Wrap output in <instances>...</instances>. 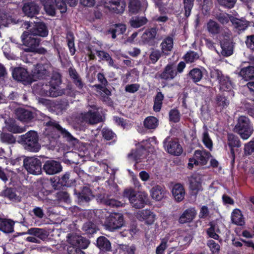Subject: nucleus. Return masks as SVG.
<instances>
[{
    "instance_id": "40",
    "label": "nucleus",
    "mask_w": 254,
    "mask_h": 254,
    "mask_svg": "<svg viewBox=\"0 0 254 254\" xmlns=\"http://www.w3.org/2000/svg\"><path fill=\"white\" fill-rule=\"evenodd\" d=\"M97 246L103 251H109L111 248V244L109 241L104 237H100L97 241Z\"/></svg>"
},
{
    "instance_id": "22",
    "label": "nucleus",
    "mask_w": 254,
    "mask_h": 254,
    "mask_svg": "<svg viewBox=\"0 0 254 254\" xmlns=\"http://www.w3.org/2000/svg\"><path fill=\"white\" fill-rule=\"evenodd\" d=\"M82 121L90 124H95L101 120V118L96 112L89 111L85 114H81Z\"/></svg>"
},
{
    "instance_id": "1",
    "label": "nucleus",
    "mask_w": 254,
    "mask_h": 254,
    "mask_svg": "<svg viewBox=\"0 0 254 254\" xmlns=\"http://www.w3.org/2000/svg\"><path fill=\"white\" fill-rule=\"evenodd\" d=\"M49 83V84L47 83H40L41 94L52 97H57L64 94V89L61 88L60 86L61 79L59 74H54Z\"/></svg>"
},
{
    "instance_id": "51",
    "label": "nucleus",
    "mask_w": 254,
    "mask_h": 254,
    "mask_svg": "<svg viewBox=\"0 0 254 254\" xmlns=\"http://www.w3.org/2000/svg\"><path fill=\"white\" fill-rule=\"evenodd\" d=\"M46 43L47 44L48 47L47 49L43 47H40L39 48H37L36 50H35L34 52L42 55H52L51 53V50L52 49L53 46L51 43L47 41H46Z\"/></svg>"
},
{
    "instance_id": "34",
    "label": "nucleus",
    "mask_w": 254,
    "mask_h": 254,
    "mask_svg": "<svg viewBox=\"0 0 254 254\" xmlns=\"http://www.w3.org/2000/svg\"><path fill=\"white\" fill-rule=\"evenodd\" d=\"M190 187L192 190H198L201 189L200 177L198 175L192 176L190 179Z\"/></svg>"
},
{
    "instance_id": "6",
    "label": "nucleus",
    "mask_w": 254,
    "mask_h": 254,
    "mask_svg": "<svg viewBox=\"0 0 254 254\" xmlns=\"http://www.w3.org/2000/svg\"><path fill=\"white\" fill-rule=\"evenodd\" d=\"M124 224V217L122 214L114 213L108 217L105 222L106 229L111 231L121 228Z\"/></svg>"
},
{
    "instance_id": "15",
    "label": "nucleus",
    "mask_w": 254,
    "mask_h": 254,
    "mask_svg": "<svg viewBox=\"0 0 254 254\" xmlns=\"http://www.w3.org/2000/svg\"><path fill=\"white\" fill-rule=\"evenodd\" d=\"M67 241L71 245L82 249L87 248L89 244L88 240L87 239L81 236L74 234L68 235Z\"/></svg>"
},
{
    "instance_id": "28",
    "label": "nucleus",
    "mask_w": 254,
    "mask_h": 254,
    "mask_svg": "<svg viewBox=\"0 0 254 254\" xmlns=\"http://www.w3.org/2000/svg\"><path fill=\"white\" fill-rule=\"evenodd\" d=\"M46 13L51 16L56 14V9L53 0H40Z\"/></svg>"
},
{
    "instance_id": "37",
    "label": "nucleus",
    "mask_w": 254,
    "mask_h": 254,
    "mask_svg": "<svg viewBox=\"0 0 254 254\" xmlns=\"http://www.w3.org/2000/svg\"><path fill=\"white\" fill-rule=\"evenodd\" d=\"M143 123L145 128L149 129H155L158 125V120L154 117L149 116L144 120Z\"/></svg>"
},
{
    "instance_id": "56",
    "label": "nucleus",
    "mask_w": 254,
    "mask_h": 254,
    "mask_svg": "<svg viewBox=\"0 0 254 254\" xmlns=\"http://www.w3.org/2000/svg\"><path fill=\"white\" fill-rule=\"evenodd\" d=\"M103 137L107 140L113 139L116 137V134L110 129L104 128L102 130Z\"/></svg>"
},
{
    "instance_id": "43",
    "label": "nucleus",
    "mask_w": 254,
    "mask_h": 254,
    "mask_svg": "<svg viewBox=\"0 0 254 254\" xmlns=\"http://www.w3.org/2000/svg\"><path fill=\"white\" fill-rule=\"evenodd\" d=\"M207 29L210 33L217 34L220 31V26L216 21L210 20L207 23Z\"/></svg>"
},
{
    "instance_id": "27",
    "label": "nucleus",
    "mask_w": 254,
    "mask_h": 254,
    "mask_svg": "<svg viewBox=\"0 0 254 254\" xmlns=\"http://www.w3.org/2000/svg\"><path fill=\"white\" fill-rule=\"evenodd\" d=\"M41 240H44L47 238V235L45 230L38 228H32L28 230L26 233Z\"/></svg>"
},
{
    "instance_id": "39",
    "label": "nucleus",
    "mask_w": 254,
    "mask_h": 254,
    "mask_svg": "<svg viewBox=\"0 0 254 254\" xmlns=\"http://www.w3.org/2000/svg\"><path fill=\"white\" fill-rule=\"evenodd\" d=\"M147 19L145 17H132L129 20V23L133 28H138L146 23Z\"/></svg>"
},
{
    "instance_id": "30",
    "label": "nucleus",
    "mask_w": 254,
    "mask_h": 254,
    "mask_svg": "<svg viewBox=\"0 0 254 254\" xmlns=\"http://www.w3.org/2000/svg\"><path fill=\"white\" fill-rule=\"evenodd\" d=\"M231 219L232 222L237 225L242 226L245 223L244 218L241 211L237 209L233 210Z\"/></svg>"
},
{
    "instance_id": "50",
    "label": "nucleus",
    "mask_w": 254,
    "mask_h": 254,
    "mask_svg": "<svg viewBox=\"0 0 254 254\" xmlns=\"http://www.w3.org/2000/svg\"><path fill=\"white\" fill-rule=\"evenodd\" d=\"M228 145L231 147H239L240 146V141L237 137L232 134H228Z\"/></svg>"
},
{
    "instance_id": "23",
    "label": "nucleus",
    "mask_w": 254,
    "mask_h": 254,
    "mask_svg": "<svg viewBox=\"0 0 254 254\" xmlns=\"http://www.w3.org/2000/svg\"><path fill=\"white\" fill-rule=\"evenodd\" d=\"M172 192L175 199L177 201L180 202L184 199L185 191L182 185L180 184L175 185L172 190Z\"/></svg>"
},
{
    "instance_id": "53",
    "label": "nucleus",
    "mask_w": 254,
    "mask_h": 254,
    "mask_svg": "<svg viewBox=\"0 0 254 254\" xmlns=\"http://www.w3.org/2000/svg\"><path fill=\"white\" fill-rule=\"evenodd\" d=\"M91 196V191L87 188H84L82 192L78 193V197L80 198L81 200H84L86 201H88L90 199Z\"/></svg>"
},
{
    "instance_id": "14",
    "label": "nucleus",
    "mask_w": 254,
    "mask_h": 254,
    "mask_svg": "<svg viewBox=\"0 0 254 254\" xmlns=\"http://www.w3.org/2000/svg\"><path fill=\"white\" fill-rule=\"evenodd\" d=\"M239 74L246 80H254L248 82L247 86L250 90L254 91V66H249L242 68Z\"/></svg>"
},
{
    "instance_id": "19",
    "label": "nucleus",
    "mask_w": 254,
    "mask_h": 254,
    "mask_svg": "<svg viewBox=\"0 0 254 254\" xmlns=\"http://www.w3.org/2000/svg\"><path fill=\"white\" fill-rule=\"evenodd\" d=\"M46 126L52 127L54 128H56L59 130L64 137L66 138V140L68 141H71L76 140V138H74L69 132H68L64 128H63L60 125H59L55 121L50 120L46 123Z\"/></svg>"
},
{
    "instance_id": "11",
    "label": "nucleus",
    "mask_w": 254,
    "mask_h": 254,
    "mask_svg": "<svg viewBox=\"0 0 254 254\" xmlns=\"http://www.w3.org/2000/svg\"><path fill=\"white\" fill-rule=\"evenodd\" d=\"M148 6L146 0H129L128 8L131 14H135L144 11Z\"/></svg>"
},
{
    "instance_id": "2",
    "label": "nucleus",
    "mask_w": 254,
    "mask_h": 254,
    "mask_svg": "<svg viewBox=\"0 0 254 254\" xmlns=\"http://www.w3.org/2000/svg\"><path fill=\"white\" fill-rule=\"evenodd\" d=\"M123 195L128 198L132 207L135 208L143 207L147 201V194L144 191H140L136 195L135 191L129 188L124 190Z\"/></svg>"
},
{
    "instance_id": "10",
    "label": "nucleus",
    "mask_w": 254,
    "mask_h": 254,
    "mask_svg": "<svg viewBox=\"0 0 254 254\" xmlns=\"http://www.w3.org/2000/svg\"><path fill=\"white\" fill-rule=\"evenodd\" d=\"M23 165L27 172L33 175H38L41 172V162L40 160L33 157L25 158Z\"/></svg>"
},
{
    "instance_id": "36",
    "label": "nucleus",
    "mask_w": 254,
    "mask_h": 254,
    "mask_svg": "<svg viewBox=\"0 0 254 254\" xmlns=\"http://www.w3.org/2000/svg\"><path fill=\"white\" fill-rule=\"evenodd\" d=\"M173 40L172 37H167L161 44V48L162 52L165 54H168V52L171 51L173 48Z\"/></svg>"
},
{
    "instance_id": "61",
    "label": "nucleus",
    "mask_w": 254,
    "mask_h": 254,
    "mask_svg": "<svg viewBox=\"0 0 254 254\" xmlns=\"http://www.w3.org/2000/svg\"><path fill=\"white\" fill-rule=\"evenodd\" d=\"M210 228L207 230V234L210 237L215 240H218L219 236L216 233L215 226L211 223L210 224Z\"/></svg>"
},
{
    "instance_id": "57",
    "label": "nucleus",
    "mask_w": 254,
    "mask_h": 254,
    "mask_svg": "<svg viewBox=\"0 0 254 254\" xmlns=\"http://www.w3.org/2000/svg\"><path fill=\"white\" fill-rule=\"evenodd\" d=\"M202 141L207 148L210 150L212 149L213 146L212 141L207 131H205L203 133Z\"/></svg>"
},
{
    "instance_id": "64",
    "label": "nucleus",
    "mask_w": 254,
    "mask_h": 254,
    "mask_svg": "<svg viewBox=\"0 0 254 254\" xmlns=\"http://www.w3.org/2000/svg\"><path fill=\"white\" fill-rule=\"evenodd\" d=\"M104 202L106 205L112 207H120L122 206L123 204L121 202L112 198L105 200Z\"/></svg>"
},
{
    "instance_id": "32",
    "label": "nucleus",
    "mask_w": 254,
    "mask_h": 254,
    "mask_svg": "<svg viewBox=\"0 0 254 254\" xmlns=\"http://www.w3.org/2000/svg\"><path fill=\"white\" fill-rule=\"evenodd\" d=\"M126 30V26L123 24H116L109 30L112 34V37L115 39L117 35L123 34Z\"/></svg>"
},
{
    "instance_id": "52",
    "label": "nucleus",
    "mask_w": 254,
    "mask_h": 254,
    "mask_svg": "<svg viewBox=\"0 0 254 254\" xmlns=\"http://www.w3.org/2000/svg\"><path fill=\"white\" fill-rule=\"evenodd\" d=\"M199 58L197 53L190 51L188 52L185 56V59L187 63H192Z\"/></svg>"
},
{
    "instance_id": "31",
    "label": "nucleus",
    "mask_w": 254,
    "mask_h": 254,
    "mask_svg": "<svg viewBox=\"0 0 254 254\" xmlns=\"http://www.w3.org/2000/svg\"><path fill=\"white\" fill-rule=\"evenodd\" d=\"M16 115L18 120L22 122H27L32 118V113L23 109H18L16 111Z\"/></svg>"
},
{
    "instance_id": "63",
    "label": "nucleus",
    "mask_w": 254,
    "mask_h": 254,
    "mask_svg": "<svg viewBox=\"0 0 254 254\" xmlns=\"http://www.w3.org/2000/svg\"><path fill=\"white\" fill-rule=\"evenodd\" d=\"M55 4L57 7L60 10L61 13L66 11V4L64 0H55Z\"/></svg>"
},
{
    "instance_id": "60",
    "label": "nucleus",
    "mask_w": 254,
    "mask_h": 254,
    "mask_svg": "<svg viewBox=\"0 0 254 254\" xmlns=\"http://www.w3.org/2000/svg\"><path fill=\"white\" fill-rule=\"evenodd\" d=\"M237 0H218V2L221 5L231 8L234 7Z\"/></svg>"
},
{
    "instance_id": "25",
    "label": "nucleus",
    "mask_w": 254,
    "mask_h": 254,
    "mask_svg": "<svg viewBox=\"0 0 254 254\" xmlns=\"http://www.w3.org/2000/svg\"><path fill=\"white\" fill-rule=\"evenodd\" d=\"M30 33L34 35L44 37L48 35V31L45 24L39 23L35 25L31 29Z\"/></svg>"
},
{
    "instance_id": "62",
    "label": "nucleus",
    "mask_w": 254,
    "mask_h": 254,
    "mask_svg": "<svg viewBox=\"0 0 254 254\" xmlns=\"http://www.w3.org/2000/svg\"><path fill=\"white\" fill-rule=\"evenodd\" d=\"M161 56V53L159 50H153L149 55V59L152 64H155Z\"/></svg>"
},
{
    "instance_id": "17",
    "label": "nucleus",
    "mask_w": 254,
    "mask_h": 254,
    "mask_svg": "<svg viewBox=\"0 0 254 254\" xmlns=\"http://www.w3.org/2000/svg\"><path fill=\"white\" fill-rule=\"evenodd\" d=\"M40 8L33 2H28L24 3L22 7L24 13L28 17H33L39 13Z\"/></svg>"
},
{
    "instance_id": "38",
    "label": "nucleus",
    "mask_w": 254,
    "mask_h": 254,
    "mask_svg": "<svg viewBox=\"0 0 254 254\" xmlns=\"http://www.w3.org/2000/svg\"><path fill=\"white\" fill-rule=\"evenodd\" d=\"M156 30L154 28H151L146 30L141 36V40L144 43H148L153 40L156 36Z\"/></svg>"
},
{
    "instance_id": "16",
    "label": "nucleus",
    "mask_w": 254,
    "mask_h": 254,
    "mask_svg": "<svg viewBox=\"0 0 254 254\" xmlns=\"http://www.w3.org/2000/svg\"><path fill=\"white\" fill-rule=\"evenodd\" d=\"M43 168L46 173L50 175L59 173L62 170L61 163L55 160H48L46 161Z\"/></svg>"
},
{
    "instance_id": "7",
    "label": "nucleus",
    "mask_w": 254,
    "mask_h": 254,
    "mask_svg": "<svg viewBox=\"0 0 254 254\" xmlns=\"http://www.w3.org/2000/svg\"><path fill=\"white\" fill-rule=\"evenodd\" d=\"M21 139L26 145L27 149L33 151H38L40 146L38 142V135L34 131H30L21 136Z\"/></svg>"
},
{
    "instance_id": "12",
    "label": "nucleus",
    "mask_w": 254,
    "mask_h": 254,
    "mask_svg": "<svg viewBox=\"0 0 254 254\" xmlns=\"http://www.w3.org/2000/svg\"><path fill=\"white\" fill-rule=\"evenodd\" d=\"M105 6L117 13H123L126 7L124 0H102Z\"/></svg>"
},
{
    "instance_id": "4",
    "label": "nucleus",
    "mask_w": 254,
    "mask_h": 254,
    "mask_svg": "<svg viewBox=\"0 0 254 254\" xmlns=\"http://www.w3.org/2000/svg\"><path fill=\"white\" fill-rule=\"evenodd\" d=\"M31 33L25 31L21 36L23 45L27 47L25 51L33 52L36 50L40 43V39Z\"/></svg>"
},
{
    "instance_id": "26",
    "label": "nucleus",
    "mask_w": 254,
    "mask_h": 254,
    "mask_svg": "<svg viewBox=\"0 0 254 254\" xmlns=\"http://www.w3.org/2000/svg\"><path fill=\"white\" fill-rule=\"evenodd\" d=\"M230 33H227V39H226V41H221V53L222 55L224 56H229L231 55L233 53V45L231 42H230L228 38H229Z\"/></svg>"
},
{
    "instance_id": "18",
    "label": "nucleus",
    "mask_w": 254,
    "mask_h": 254,
    "mask_svg": "<svg viewBox=\"0 0 254 254\" xmlns=\"http://www.w3.org/2000/svg\"><path fill=\"white\" fill-rule=\"evenodd\" d=\"M165 147L167 152L173 155H179L182 152V148L179 143L175 140L164 142Z\"/></svg>"
},
{
    "instance_id": "58",
    "label": "nucleus",
    "mask_w": 254,
    "mask_h": 254,
    "mask_svg": "<svg viewBox=\"0 0 254 254\" xmlns=\"http://www.w3.org/2000/svg\"><path fill=\"white\" fill-rule=\"evenodd\" d=\"M232 17H230L227 13H220L216 16L217 20L222 24H227L231 21Z\"/></svg>"
},
{
    "instance_id": "42",
    "label": "nucleus",
    "mask_w": 254,
    "mask_h": 254,
    "mask_svg": "<svg viewBox=\"0 0 254 254\" xmlns=\"http://www.w3.org/2000/svg\"><path fill=\"white\" fill-rule=\"evenodd\" d=\"M189 76L194 82L196 83L201 79L203 74L202 71L199 69L193 68L189 73Z\"/></svg>"
},
{
    "instance_id": "21",
    "label": "nucleus",
    "mask_w": 254,
    "mask_h": 254,
    "mask_svg": "<svg viewBox=\"0 0 254 254\" xmlns=\"http://www.w3.org/2000/svg\"><path fill=\"white\" fill-rule=\"evenodd\" d=\"M196 211L194 208L186 209L179 218V222L181 224L190 223L195 218Z\"/></svg>"
},
{
    "instance_id": "41",
    "label": "nucleus",
    "mask_w": 254,
    "mask_h": 254,
    "mask_svg": "<svg viewBox=\"0 0 254 254\" xmlns=\"http://www.w3.org/2000/svg\"><path fill=\"white\" fill-rule=\"evenodd\" d=\"M14 224V223L13 221L4 219L1 224V228H0V230L4 233H11L13 231Z\"/></svg>"
},
{
    "instance_id": "5",
    "label": "nucleus",
    "mask_w": 254,
    "mask_h": 254,
    "mask_svg": "<svg viewBox=\"0 0 254 254\" xmlns=\"http://www.w3.org/2000/svg\"><path fill=\"white\" fill-rule=\"evenodd\" d=\"M211 78L218 80L220 88L223 91H230L233 87V83L229 77L222 74V72L218 69L211 71Z\"/></svg>"
},
{
    "instance_id": "59",
    "label": "nucleus",
    "mask_w": 254,
    "mask_h": 254,
    "mask_svg": "<svg viewBox=\"0 0 254 254\" xmlns=\"http://www.w3.org/2000/svg\"><path fill=\"white\" fill-rule=\"evenodd\" d=\"M170 120L172 122L176 123L180 121V115L177 110L173 109L169 113Z\"/></svg>"
},
{
    "instance_id": "24",
    "label": "nucleus",
    "mask_w": 254,
    "mask_h": 254,
    "mask_svg": "<svg viewBox=\"0 0 254 254\" xmlns=\"http://www.w3.org/2000/svg\"><path fill=\"white\" fill-rule=\"evenodd\" d=\"M177 72L174 69L173 64H168L160 74L161 78L164 80H172L177 75Z\"/></svg>"
},
{
    "instance_id": "9",
    "label": "nucleus",
    "mask_w": 254,
    "mask_h": 254,
    "mask_svg": "<svg viewBox=\"0 0 254 254\" xmlns=\"http://www.w3.org/2000/svg\"><path fill=\"white\" fill-rule=\"evenodd\" d=\"M51 70L52 66L49 63L37 64L32 70V81L49 75Z\"/></svg>"
},
{
    "instance_id": "44",
    "label": "nucleus",
    "mask_w": 254,
    "mask_h": 254,
    "mask_svg": "<svg viewBox=\"0 0 254 254\" xmlns=\"http://www.w3.org/2000/svg\"><path fill=\"white\" fill-rule=\"evenodd\" d=\"M164 96L161 92H158L154 101L153 110L155 112H159L162 106Z\"/></svg>"
},
{
    "instance_id": "45",
    "label": "nucleus",
    "mask_w": 254,
    "mask_h": 254,
    "mask_svg": "<svg viewBox=\"0 0 254 254\" xmlns=\"http://www.w3.org/2000/svg\"><path fill=\"white\" fill-rule=\"evenodd\" d=\"M3 195L13 201H19L20 200V197L16 194L12 189L10 188L5 190L3 191Z\"/></svg>"
},
{
    "instance_id": "13",
    "label": "nucleus",
    "mask_w": 254,
    "mask_h": 254,
    "mask_svg": "<svg viewBox=\"0 0 254 254\" xmlns=\"http://www.w3.org/2000/svg\"><path fill=\"white\" fill-rule=\"evenodd\" d=\"M12 76L14 79L22 82L25 84L33 81L32 76L29 75L27 70L22 67L15 68L12 71Z\"/></svg>"
},
{
    "instance_id": "48",
    "label": "nucleus",
    "mask_w": 254,
    "mask_h": 254,
    "mask_svg": "<svg viewBox=\"0 0 254 254\" xmlns=\"http://www.w3.org/2000/svg\"><path fill=\"white\" fill-rule=\"evenodd\" d=\"M83 230L87 234H92L97 231L96 226L91 222L85 223L83 226Z\"/></svg>"
},
{
    "instance_id": "29",
    "label": "nucleus",
    "mask_w": 254,
    "mask_h": 254,
    "mask_svg": "<svg viewBox=\"0 0 254 254\" xmlns=\"http://www.w3.org/2000/svg\"><path fill=\"white\" fill-rule=\"evenodd\" d=\"M6 128L7 130L14 133H22L26 130L25 127H21L17 126L14 121L12 120H9L6 122Z\"/></svg>"
},
{
    "instance_id": "35",
    "label": "nucleus",
    "mask_w": 254,
    "mask_h": 254,
    "mask_svg": "<svg viewBox=\"0 0 254 254\" xmlns=\"http://www.w3.org/2000/svg\"><path fill=\"white\" fill-rule=\"evenodd\" d=\"M231 21L234 27L239 31H243L248 26L249 24L247 21L240 19L235 17H232Z\"/></svg>"
},
{
    "instance_id": "47",
    "label": "nucleus",
    "mask_w": 254,
    "mask_h": 254,
    "mask_svg": "<svg viewBox=\"0 0 254 254\" xmlns=\"http://www.w3.org/2000/svg\"><path fill=\"white\" fill-rule=\"evenodd\" d=\"M67 41V45L69 48L70 52L72 55H73L75 52L73 34L72 33H68L66 36Z\"/></svg>"
},
{
    "instance_id": "3",
    "label": "nucleus",
    "mask_w": 254,
    "mask_h": 254,
    "mask_svg": "<svg viewBox=\"0 0 254 254\" xmlns=\"http://www.w3.org/2000/svg\"><path fill=\"white\" fill-rule=\"evenodd\" d=\"M235 130L243 139H247L253 132V127L251 125L250 120L246 116H242L238 120L235 127Z\"/></svg>"
},
{
    "instance_id": "46",
    "label": "nucleus",
    "mask_w": 254,
    "mask_h": 254,
    "mask_svg": "<svg viewBox=\"0 0 254 254\" xmlns=\"http://www.w3.org/2000/svg\"><path fill=\"white\" fill-rule=\"evenodd\" d=\"M194 0H183L185 14L186 17L190 15L191 9L193 6Z\"/></svg>"
},
{
    "instance_id": "49",
    "label": "nucleus",
    "mask_w": 254,
    "mask_h": 254,
    "mask_svg": "<svg viewBox=\"0 0 254 254\" xmlns=\"http://www.w3.org/2000/svg\"><path fill=\"white\" fill-rule=\"evenodd\" d=\"M0 138L2 142L9 144L13 143L16 141L14 137L10 133H1Z\"/></svg>"
},
{
    "instance_id": "55",
    "label": "nucleus",
    "mask_w": 254,
    "mask_h": 254,
    "mask_svg": "<svg viewBox=\"0 0 254 254\" xmlns=\"http://www.w3.org/2000/svg\"><path fill=\"white\" fill-rule=\"evenodd\" d=\"M145 151V150L144 148L136 150H133L128 154V157L137 161Z\"/></svg>"
},
{
    "instance_id": "20",
    "label": "nucleus",
    "mask_w": 254,
    "mask_h": 254,
    "mask_svg": "<svg viewBox=\"0 0 254 254\" xmlns=\"http://www.w3.org/2000/svg\"><path fill=\"white\" fill-rule=\"evenodd\" d=\"M136 216L140 221H145L148 224H152L155 219V215L148 210L138 211Z\"/></svg>"
},
{
    "instance_id": "33",
    "label": "nucleus",
    "mask_w": 254,
    "mask_h": 254,
    "mask_svg": "<svg viewBox=\"0 0 254 254\" xmlns=\"http://www.w3.org/2000/svg\"><path fill=\"white\" fill-rule=\"evenodd\" d=\"M152 198L156 200H160L164 195V190L159 186H156L152 188L150 190Z\"/></svg>"
},
{
    "instance_id": "54",
    "label": "nucleus",
    "mask_w": 254,
    "mask_h": 254,
    "mask_svg": "<svg viewBox=\"0 0 254 254\" xmlns=\"http://www.w3.org/2000/svg\"><path fill=\"white\" fill-rule=\"evenodd\" d=\"M207 246L210 248L213 254H218L220 248L218 244L215 243L213 240H209L207 242Z\"/></svg>"
},
{
    "instance_id": "8",
    "label": "nucleus",
    "mask_w": 254,
    "mask_h": 254,
    "mask_svg": "<svg viewBox=\"0 0 254 254\" xmlns=\"http://www.w3.org/2000/svg\"><path fill=\"white\" fill-rule=\"evenodd\" d=\"M211 156L210 153L205 150H196L194 152L193 157L189 159L188 167L191 169L193 165H205Z\"/></svg>"
}]
</instances>
